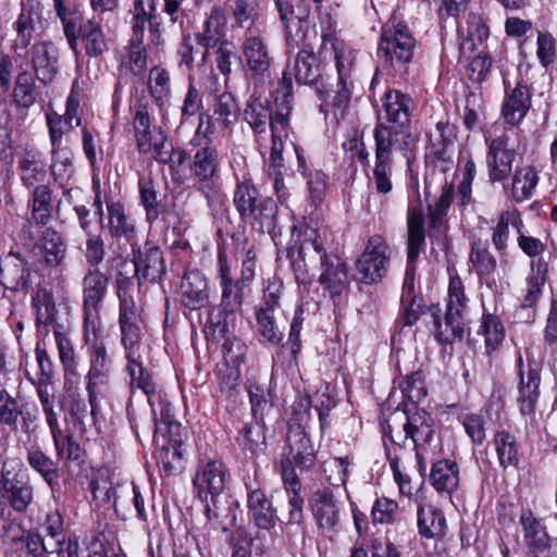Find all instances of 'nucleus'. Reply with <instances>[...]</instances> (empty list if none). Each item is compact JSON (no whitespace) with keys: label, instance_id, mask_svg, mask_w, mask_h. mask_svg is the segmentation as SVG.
Returning a JSON list of instances; mask_svg holds the SVG:
<instances>
[{"label":"nucleus","instance_id":"69168bd1","mask_svg":"<svg viewBox=\"0 0 557 557\" xmlns=\"http://www.w3.org/2000/svg\"><path fill=\"white\" fill-rule=\"evenodd\" d=\"M24 557H53L54 550L48 549L44 535L35 530L26 531L20 539Z\"/></svg>","mask_w":557,"mask_h":557},{"label":"nucleus","instance_id":"20e7f679","mask_svg":"<svg viewBox=\"0 0 557 557\" xmlns=\"http://www.w3.org/2000/svg\"><path fill=\"white\" fill-rule=\"evenodd\" d=\"M228 470L219 459L200 460L193 485L198 498L205 504V512L212 529L228 531L235 521V516L230 507H220L219 497L223 494Z\"/></svg>","mask_w":557,"mask_h":557},{"label":"nucleus","instance_id":"de8ad7c7","mask_svg":"<svg viewBox=\"0 0 557 557\" xmlns=\"http://www.w3.org/2000/svg\"><path fill=\"white\" fill-rule=\"evenodd\" d=\"M261 199L263 198L250 180L237 183L233 202L242 220L247 221V215L253 212V209L260 203Z\"/></svg>","mask_w":557,"mask_h":557},{"label":"nucleus","instance_id":"b1692460","mask_svg":"<svg viewBox=\"0 0 557 557\" xmlns=\"http://www.w3.org/2000/svg\"><path fill=\"white\" fill-rule=\"evenodd\" d=\"M548 264L542 258L531 262V273L527 280V288L520 298V309L528 310L527 320L533 322L536 317V306L547 280Z\"/></svg>","mask_w":557,"mask_h":557},{"label":"nucleus","instance_id":"f03ea898","mask_svg":"<svg viewBox=\"0 0 557 557\" xmlns=\"http://www.w3.org/2000/svg\"><path fill=\"white\" fill-rule=\"evenodd\" d=\"M414 101L410 95L397 89H388L382 97V112L373 131L374 141L396 146L406 158L414 138L410 132Z\"/></svg>","mask_w":557,"mask_h":557},{"label":"nucleus","instance_id":"39448f33","mask_svg":"<svg viewBox=\"0 0 557 557\" xmlns=\"http://www.w3.org/2000/svg\"><path fill=\"white\" fill-rule=\"evenodd\" d=\"M273 98L276 109L274 115L269 100L258 92L257 87L248 98L243 116L255 134H264L268 127L271 132L278 127L286 129L294 99L293 81L287 72H283Z\"/></svg>","mask_w":557,"mask_h":557},{"label":"nucleus","instance_id":"72a5a7b5","mask_svg":"<svg viewBox=\"0 0 557 557\" xmlns=\"http://www.w3.org/2000/svg\"><path fill=\"white\" fill-rule=\"evenodd\" d=\"M58 53L49 41L38 42L32 48V64L36 77L44 84L51 83L57 74Z\"/></svg>","mask_w":557,"mask_h":557},{"label":"nucleus","instance_id":"603ef678","mask_svg":"<svg viewBox=\"0 0 557 557\" xmlns=\"http://www.w3.org/2000/svg\"><path fill=\"white\" fill-rule=\"evenodd\" d=\"M429 139L434 156L440 160H445L447 149L454 145L456 139L455 125L444 121L437 122L434 129L430 131Z\"/></svg>","mask_w":557,"mask_h":557},{"label":"nucleus","instance_id":"e433bc0d","mask_svg":"<svg viewBox=\"0 0 557 557\" xmlns=\"http://www.w3.org/2000/svg\"><path fill=\"white\" fill-rule=\"evenodd\" d=\"M430 482L438 493L450 495L459 485V467L456 461L441 459L432 465Z\"/></svg>","mask_w":557,"mask_h":557},{"label":"nucleus","instance_id":"864d4df0","mask_svg":"<svg viewBox=\"0 0 557 557\" xmlns=\"http://www.w3.org/2000/svg\"><path fill=\"white\" fill-rule=\"evenodd\" d=\"M126 49V57L123 65L127 67L134 76H141L147 69V48L141 37H131Z\"/></svg>","mask_w":557,"mask_h":557},{"label":"nucleus","instance_id":"a211bd4d","mask_svg":"<svg viewBox=\"0 0 557 557\" xmlns=\"http://www.w3.org/2000/svg\"><path fill=\"white\" fill-rule=\"evenodd\" d=\"M117 265L132 270L138 284H141L143 280L150 283L158 282L165 273L162 250L157 246H149L148 244L144 249H138L134 253L132 262L120 258Z\"/></svg>","mask_w":557,"mask_h":557},{"label":"nucleus","instance_id":"4d7b16f0","mask_svg":"<svg viewBox=\"0 0 557 557\" xmlns=\"http://www.w3.org/2000/svg\"><path fill=\"white\" fill-rule=\"evenodd\" d=\"M494 445L503 468L518 463V445L515 435L507 431H499L494 436Z\"/></svg>","mask_w":557,"mask_h":557},{"label":"nucleus","instance_id":"c85d7f7f","mask_svg":"<svg viewBox=\"0 0 557 557\" xmlns=\"http://www.w3.org/2000/svg\"><path fill=\"white\" fill-rule=\"evenodd\" d=\"M243 49L245 60L251 73V78L257 86L259 81L269 76L272 58L260 37H248Z\"/></svg>","mask_w":557,"mask_h":557},{"label":"nucleus","instance_id":"4be33fe9","mask_svg":"<svg viewBox=\"0 0 557 557\" xmlns=\"http://www.w3.org/2000/svg\"><path fill=\"white\" fill-rule=\"evenodd\" d=\"M517 152L509 147L506 136H498L487 145L486 168L492 183L503 182L512 172V164Z\"/></svg>","mask_w":557,"mask_h":557},{"label":"nucleus","instance_id":"cd10ccee","mask_svg":"<svg viewBox=\"0 0 557 557\" xmlns=\"http://www.w3.org/2000/svg\"><path fill=\"white\" fill-rule=\"evenodd\" d=\"M17 173L24 187L32 189L44 185L47 176L46 162L35 149H25L17 156Z\"/></svg>","mask_w":557,"mask_h":557},{"label":"nucleus","instance_id":"052dcab7","mask_svg":"<svg viewBox=\"0 0 557 557\" xmlns=\"http://www.w3.org/2000/svg\"><path fill=\"white\" fill-rule=\"evenodd\" d=\"M121 344L124 348L125 359L143 356L141 337L143 333L137 321L120 323Z\"/></svg>","mask_w":557,"mask_h":557},{"label":"nucleus","instance_id":"ddd939ff","mask_svg":"<svg viewBox=\"0 0 557 557\" xmlns=\"http://www.w3.org/2000/svg\"><path fill=\"white\" fill-rule=\"evenodd\" d=\"M309 509L322 534H334L341 524V504L330 487L313 491L308 499Z\"/></svg>","mask_w":557,"mask_h":557},{"label":"nucleus","instance_id":"c03bdc74","mask_svg":"<svg viewBox=\"0 0 557 557\" xmlns=\"http://www.w3.org/2000/svg\"><path fill=\"white\" fill-rule=\"evenodd\" d=\"M39 96L34 75L28 71H22L15 78L13 88V102L18 110H28Z\"/></svg>","mask_w":557,"mask_h":557},{"label":"nucleus","instance_id":"6e6d98bb","mask_svg":"<svg viewBox=\"0 0 557 557\" xmlns=\"http://www.w3.org/2000/svg\"><path fill=\"white\" fill-rule=\"evenodd\" d=\"M126 484H114L109 480H95L90 483L94 500L100 505L112 504L115 512H119L117 502L123 497L122 487Z\"/></svg>","mask_w":557,"mask_h":557},{"label":"nucleus","instance_id":"13d9d810","mask_svg":"<svg viewBox=\"0 0 557 557\" xmlns=\"http://www.w3.org/2000/svg\"><path fill=\"white\" fill-rule=\"evenodd\" d=\"M138 186L140 202L146 211V220L149 224H152L160 214L157 186L150 177L139 178Z\"/></svg>","mask_w":557,"mask_h":557},{"label":"nucleus","instance_id":"dca6fc26","mask_svg":"<svg viewBox=\"0 0 557 557\" xmlns=\"http://www.w3.org/2000/svg\"><path fill=\"white\" fill-rule=\"evenodd\" d=\"M520 524L530 557H557V539L552 537L546 527L530 510L522 511Z\"/></svg>","mask_w":557,"mask_h":557},{"label":"nucleus","instance_id":"f257e3e1","mask_svg":"<svg viewBox=\"0 0 557 557\" xmlns=\"http://www.w3.org/2000/svg\"><path fill=\"white\" fill-rule=\"evenodd\" d=\"M292 268L299 284L310 282V273L320 270L319 283L331 297L341 295L348 286L347 263L327 247V240L317 230L304 233L297 257L289 252Z\"/></svg>","mask_w":557,"mask_h":557},{"label":"nucleus","instance_id":"f704fd0d","mask_svg":"<svg viewBox=\"0 0 557 557\" xmlns=\"http://www.w3.org/2000/svg\"><path fill=\"white\" fill-rule=\"evenodd\" d=\"M510 227L515 228L518 235L521 228H523L522 216L518 209L502 211L497 215L495 225L491 228L492 244L499 253L504 252L508 247Z\"/></svg>","mask_w":557,"mask_h":557},{"label":"nucleus","instance_id":"412c9836","mask_svg":"<svg viewBox=\"0 0 557 557\" xmlns=\"http://www.w3.org/2000/svg\"><path fill=\"white\" fill-rule=\"evenodd\" d=\"M400 416L403 417L404 423H400L399 426L410 436L419 465L422 467L420 449L424 445L430 444L433 438L435 432L434 419L431 413L426 412L424 409L418 408H414L413 411H403Z\"/></svg>","mask_w":557,"mask_h":557},{"label":"nucleus","instance_id":"5701e85b","mask_svg":"<svg viewBox=\"0 0 557 557\" xmlns=\"http://www.w3.org/2000/svg\"><path fill=\"white\" fill-rule=\"evenodd\" d=\"M28 262L18 252L11 251L0 263V285L14 292H25L30 287Z\"/></svg>","mask_w":557,"mask_h":557},{"label":"nucleus","instance_id":"c756f323","mask_svg":"<svg viewBox=\"0 0 557 557\" xmlns=\"http://www.w3.org/2000/svg\"><path fill=\"white\" fill-rule=\"evenodd\" d=\"M469 262L472 264L481 283H485L488 287L495 285V281H491V275L496 270L497 261L491 253L486 242L479 237L471 238Z\"/></svg>","mask_w":557,"mask_h":557},{"label":"nucleus","instance_id":"4c0bfd02","mask_svg":"<svg viewBox=\"0 0 557 557\" xmlns=\"http://www.w3.org/2000/svg\"><path fill=\"white\" fill-rule=\"evenodd\" d=\"M278 207L276 202L265 197L261 199L260 203L253 209L250 215H247V221L250 223L252 230L261 234L275 235L277 225Z\"/></svg>","mask_w":557,"mask_h":557},{"label":"nucleus","instance_id":"393cba45","mask_svg":"<svg viewBox=\"0 0 557 557\" xmlns=\"http://www.w3.org/2000/svg\"><path fill=\"white\" fill-rule=\"evenodd\" d=\"M180 290L182 302L191 310L203 308L209 302L207 277L197 269L185 272Z\"/></svg>","mask_w":557,"mask_h":557},{"label":"nucleus","instance_id":"79ce46f5","mask_svg":"<svg viewBox=\"0 0 557 557\" xmlns=\"http://www.w3.org/2000/svg\"><path fill=\"white\" fill-rule=\"evenodd\" d=\"M32 189L33 191L28 200L30 221L36 225L45 226L51 219V189L47 185H37Z\"/></svg>","mask_w":557,"mask_h":557},{"label":"nucleus","instance_id":"c9c22d12","mask_svg":"<svg viewBox=\"0 0 557 557\" xmlns=\"http://www.w3.org/2000/svg\"><path fill=\"white\" fill-rule=\"evenodd\" d=\"M22 9L15 22L18 35H42L48 22L41 16V5L37 0H22Z\"/></svg>","mask_w":557,"mask_h":557},{"label":"nucleus","instance_id":"4468645a","mask_svg":"<svg viewBox=\"0 0 557 557\" xmlns=\"http://www.w3.org/2000/svg\"><path fill=\"white\" fill-rule=\"evenodd\" d=\"M64 374V406L75 423L82 424L88 414V406L79 392L81 374L77 355L60 358Z\"/></svg>","mask_w":557,"mask_h":557},{"label":"nucleus","instance_id":"f8f14e48","mask_svg":"<svg viewBox=\"0 0 557 557\" xmlns=\"http://www.w3.org/2000/svg\"><path fill=\"white\" fill-rule=\"evenodd\" d=\"M388 264V245L382 236L373 235L356 262L357 278L366 284L377 283L386 275Z\"/></svg>","mask_w":557,"mask_h":557},{"label":"nucleus","instance_id":"7ed1b4c3","mask_svg":"<svg viewBox=\"0 0 557 557\" xmlns=\"http://www.w3.org/2000/svg\"><path fill=\"white\" fill-rule=\"evenodd\" d=\"M216 275L221 288L220 309L216 320L210 318L207 327L215 339H224L223 348L230 351L227 344L250 285L234 277L233 264L222 250L218 252Z\"/></svg>","mask_w":557,"mask_h":557},{"label":"nucleus","instance_id":"9b49d317","mask_svg":"<svg viewBox=\"0 0 557 557\" xmlns=\"http://www.w3.org/2000/svg\"><path fill=\"white\" fill-rule=\"evenodd\" d=\"M110 278L99 268L88 269L82 280L83 329L100 330V311L108 293Z\"/></svg>","mask_w":557,"mask_h":557},{"label":"nucleus","instance_id":"9d476101","mask_svg":"<svg viewBox=\"0 0 557 557\" xmlns=\"http://www.w3.org/2000/svg\"><path fill=\"white\" fill-rule=\"evenodd\" d=\"M0 495L14 512L26 513L34 503L35 488L23 465L5 460L0 468Z\"/></svg>","mask_w":557,"mask_h":557},{"label":"nucleus","instance_id":"a878e982","mask_svg":"<svg viewBox=\"0 0 557 557\" xmlns=\"http://www.w3.org/2000/svg\"><path fill=\"white\" fill-rule=\"evenodd\" d=\"M393 151H399V149L396 146L375 141V161L371 182L376 194L381 196L393 190Z\"/></svg>","mask_w":557,"mask_h":557},{"label":"nucleus","instance_id":"58836bf2","mask_svg":"<svg viewBox=\"0 0 557 557\" xmlns=\"http://www.w3.org/2000/svg\"><path fill=\"white\" fill-rule=\"evenodd\" d=\"M26 461L28 466L42 478L48 486L54 490L60 476L58 462L37 445L26 449Z\"/></svg>","mask_w":557,"mask_h":557},{"label":"nucleus","instance_id":"bb28decb","mask_svg":"<svg viewBox=\"0 0 557 557\" xmlns=\"http://www.w3.org/2000/svg\"><path fill=\"white\" fill-rule=\"evenodd\" d=\"M248 513L258 529L270 531L278 520L272 500L261 488L249 490L247 494Z\"/></svg>","mask_w":557,"mask_h":557},{"label":"nucleus","instance_id":"a19ab883","mask_svg":"<svg viewBox=\"0 0 557 557\" xmlns=\"http://www.w3.org/2000/svg\"><path fill=\"white\" fill-rule=\"evenodd\" d=\"M232 14L234 23L231 32H259L256 0H235L232 4Z\"/></svg>","mask_w":557,"mask_h":557},{"label":"nucleus","instance_id":"6ab92c4d","mask_svg":"<svg viewBox=\"0 0 557 557\" xmlns=\"http://www.w3.org/2000/svg\"><path fill=\"white\" fill-rule=\"evenodd\" d=\"M287 453L281 460V469L295 467L309 470L315 465V453L310 438L300 425H292L287 432Z\"/></svg>","mask_w":557,"mask_h":557},{"label":"nucleus","instance_id":"ea45409f","mask_svg":"<svg viewBox=\"0 0 557 557\" xmlns=\"http://www.w3.org/2000/svg\"><path fill=\"white\" fill-rule=\"evenodd\" d=\"M419 533L426 539H442L446 532V518L443 511L432 505L418 508Z\"/></svg>","mask_w":557,"mask_h":557},{"label":"nucleus","instance_id":"473e14b6","mask_svg":"<svg viewBox=\"0 0 557 557\" xmlns=\"http://www.w3.org/2000/svg\"><path fill=\"white\" fill-rule=\"evenodd\" d=\"M125 371L129 376L131 393L135 388L143 391L148 397L151 410L156 413L157 386L147 368L144 367L143 356L126 359Z\"/></svg>","mask_w":557,"mask_h":557},{"label":"nucleus","instance_id":"7c9ffc66","mask_svg":"<svg viewBox=\"0 0 557 557\" xmlns=\"http://www.w3.org/2000/svg\"><path fill=\"white\" fill-rule=\"evenodd\" d=\"M531 91L527 85L517 84L510 91L506 92L502 106V114L506 123L518 125L531 108Z\"/></svg>","mask_w":557,"mask_h":557},{"label":"nucleus","instance_id":"6e6552de","mask_svg":"<svg viewBox=\"0 0 557 557\" xmlns=\"http://www.w3.org/2000/svg\"><path fill=\"white\" fill-rule=\"evenodd\" d=\"M32 307L36 313V326L39 336L46 337L52 329L59 359L75 355L74 344L70 337V327L60 319L51 290L39 287L32 297Z\"/></svg>","mask_w":557,"mask_h":557},{"label":"nucleus","instance_id":"5fc2aeb1","mask_svg":"<svg viewBox=\"0 0 557 557\" xmlns=\"http://www.w3.org/2000/svg\"><path fill=\"white\" fill-rule=\"evenodd\" d=\"M478 334L484 337L486 350L491 352L502 344L505 337V329L498 317L484 313Z\"/></svg>","mask_w":557,"mask_h":557},{"label":"nucleus","instance_id":"8fccbe9b","mask_svg":"<svg viewBox=\"0 0 557 557\" xmlns=\"http://www.w3.org/2000/svg\"><path fill=\"white\" fill-rule=\"evenodd\" d=\"M320 77V67L312 48L302 45L296 55L295 78L298 84H313Z\"/></svg>","mask_w":557,"mask_h":557},{"label":"nucleus","instance_id":"338daca9","mask_svg":"<svg viewBox=\"0 0 557 557\" xmlns=\"http://www.w3.org/2000/svg\"><path fill=\"white\" fill-rule=\"evenodd\" d=\"M492 70V57L486 52L479 51L467 65V77L473 84L482 85L488 79Z\"/></svg>","mask_w":557,"mask_h":557},{"label":"nucleus","instance_id":"aec40b11","mask_svg":"<svg viewBox=\"0 0 557 557\" xmlns=\"http://www.w3.org/2000/svg\"><path fill=\"white\" fill-rule=\"evenodd\" d=\"M67 245L60 232L53 227L41 231L29 253L35 262L48 268L59 267L65 259Z\"/></svg>","mask_w":557,"mask_h":557},{"label":"nucleus","instance_id":"0eeeda50","mask_svg":"<svg viewBox=\"0 0 557 557\" xmlns=\"http://www.w3.org/2000/svg\"><path fill=\"white\" fill-rule=\"evenodd\" d=\"M100 330L83 329V338L87 347L89 369L85 375L88 403L91 414L98 407V397L102 388L110 384L113 373V358L106 343L99 337Z\"/></svg>","mask_w":557,"mask_h":557},{"label":"nucleus","instance_id":"3c124183","mask_svg":"<svg viewBox=\"0 0 557 557\" xmlns=\"http://www.w3.org/2000/svg\"><path fill=\"white\" fill-rule=\"evenodd\" d=\"M212 37H184L178 49L181 64L188 69L196 62L203 64L209 52V46Z\"/></svg>","mask_w":557,"mask_h":557},{"label":"nucleus","instance_id":"1a4fd4ad","mask_svg":"<svg viewBox=\"0 0 557 557\" xmlns=\"http://www.w3.org/2000/svg\"><path fill=\"white\" fill-rule=\"evenodd\" d=\"M221 161L218 148L206 144L196 147L193 161L189 164L197 190L206 198L212 211L218 210L224 201L218 187Z\"/></svg>","mask_w":557,"mask_h":557},{"label":"nucleus","instance_id":"37998d69","mask_svg":"<svg viewBox=\"0 0 557 557\" xmlns=\"http://www.w3.org/2000/svg\"><path fill=\"white\" fill-rule=\"evenodd\" d=\"M239 107L231 92L219 95L213 104L211 122L222 129L232 127L238 120Z\"/></svg>","mask_w":557,"mask_h":557},{"label":"nucleus","instance_id":"2f4dec72","mask_svg":"<svg viewBox=\"0 0 557 557\" xmlns=\"http://www.w3.org/2000/svg\"><path fill=\"white\" fill-rule=\"evenodd\" d=\"M424 213L420 207L407 211V262L416 263L425 246Z\"/></svg>","mask_w":557,"mask_h":557},{"label":"nucleus","instance_id":"774afa93","mask_svg":"<svg viewBox=\"0 0 557 557\" xmlns=\"http://www.w3.org/2000/svg\"><path fill=\"white\" fill-rule=\"evenodd\" d=\"M297 7V10L289 0H275V7L280 15V20L284 23L286 35L292 34L290 24L294 22L301 23L309 14V9L305 0Z\"/></svg>","mask_w":557,"mask_h":557},{"label":"nucleus","instance_id":"09e8293b","mask_svg":"<svg viewBox=\"0 0 557 557\" xmlns=\"http://www.w3.org/2000/svg\"><path fill=\"white\" fill-rule=\"evenodd\" d=\"M414 45V37H381L379 52L386 60L393 61L397 59L406 63L412 58Z\"/></svg>","mask_w":557,"mask_h":557},{"label":"nucleus","instance_id":"2eb2a0df","mask_svg":"<svg viewBox=\"0 0 557 557\" xmlns=\"http://www.w3.org/2000/svg\"><path fill=\"white\" fill-rule=\"evenodd\" d=\"M133 128L135 133L136 147L141 154H151L157 161L169 143L166 134L160 127H151L150 116L146 106L137 107Z\"/></svg>","mask_w":557,"mask_h":557},{"label":"nucleus","instance_id":"a18cd8bd","mask_svg":"<svg viewBox=\"0 0 557 557\" xmlns=\"http://www.w3.org/2000/svg\"><path fill=\"white\" fill-rule=\"evenodd\" d=\"M539 183V175L531 165H525L516 170L511 182V198L520 203L533 196Z\"/></svg>","mask_w":557,"mask_h":557},{"label":"nucleus","instance_id":"680f3d73","mask_svg":"<svg viewBox=\"0 0 557 557\" xmlns=\"http://www.w3.org/2000/svg\"><path fill=\"white\" fill-rule=\"evenodd\" d=\"M247 392L255 420H262L264 413L272 408L270 391L265 385L250 381Z\"/></svg>","mask_w":557,"mask_h":557},{"label":"nucleus","instance_id":"bf43d9fd","mask_svg":"<svg viewBox=\"0 0 557 557\" xmlns=\"http://www.w3.org/2000/svg\"><path fill=\"white\" fill-rule=\"evenodd\" d=\"M51 161L50 171L54 181L60 186H64L75 172L71 152L53 148L51 149Z\"/></svg>","mask_w":557,"mask_h":557},{"label":"nucleus","instance_id":"f3484780","mask_svg":"<svg viewBox=\"0 0 557 557\" xmlns=\"http://www.w3.org/2000/svg\"><path fill=\"white\" fill-rule=\"evenodd\" d=\"M519 385L517 404L522 416L534 419L536 404L540 397L541 369L536 361L528 360L523 364L522 357L518 359Z\"/></svg>","mask_w":557,"mask_h":557},{"label":"nucleus","instance_id":"49530a36","mask_svg":"<svg viewBox=\"0 0 557 557\" xmlns=\"http://www.w3.org/2000/svg\"><path fill=\"white\" fill-rule=\"evenodd\" d=\"M109 218V232L112 237H125L131 242L135 236V224L133 220L125 213L121 202L107 203Z\"/></svg>","mask_w":557,"mask_h":557},{"label":"nucleus","instance_id":"e2e57ef3","mask_svg":"<svg viewBox=\"0 0 557 557\" xmlns=\"http://www.w3.org/2000/svg\"><path fill=\"white\" fill-rule=\"evenodd\" d=\"M158 16L150 11L145 10L144 0H134V10L132 17V29L135 35L144 33L146 29L151 35L158 34L159 29Z\"/></svg>","mask_w":557,"mask_h":557},{"label":"nucleus","instance_id":"423d86ee","mask_svg":"<svg viewBox=\"0 0 557 557\" xmlns=\"http://www.w3.org/2000/svg\"><path fill=\"white\" fill-rule=\"evenodd\" d=\"M468 306V298L465 293V285L461 278L451 276L448 285V300L446 311L442 318L440 305H432L429 313L434 326V336L441 344H450L461 339L465 333L466 323L463 312Z\"/></svg>","mask_w":557,"mask_h":557},{"label":"nucleus","instance_id":"0e129e2a","mask_svg":"<svg viewBox=\"0 0 557 557\" xmlns=\"http://www.w3.org/2000/svg\"><path fill=\"white\" fill-rule=\"evenodd\" d=\"M257 325L260 335L273 345H278L284 333L275 321V311L258 309L257 310Z\"/></svg>","mask_w":557,"mask_h":557}]
</instances>
